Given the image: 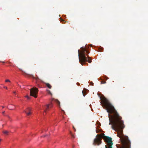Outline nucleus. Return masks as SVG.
<instances>
[{"label":"nucleus","instance_id":"obj_8","mask_svg":"<svg viewBox=\"0 0 148 148\" xmlns=\"http://www.w3.org/2000/svg\"><path fill=\"white\" fill-rule=\"evenodd\" d=\"M55 102L59 106H60V102L57 99H54Z\"/></svg>","mask_w":148,"mask_h":148},{"label":"nucleus","instance_id":"obj_18","mask_svg":"<svg viewBox=\"0 0 148 148\" xmlns=\"http://www.w3.org/2000/svg\"><path fill=\"white\" fill-rule=\"evenodd\" d=\"M73 128L75 131H76V130H75V128H74V126H73Z\"/></svg>","mask_w":148,"mask_h":148},{"label":"nucleus","instance_id":"obj_7","mask_svg":"<svg viewBox=\"0 0 148 148\" xmlns=\"http://www.w3.org/2000/svg\"><path fill=\"white\" fill-rule=\"evenodd\" d=\"M45 84L46 86L47 87H48L49 88V89L51 88L52 86L50 84H49V83H45Z\"/></svg>","mask_w":148,"mask_h":148},{"label":"nucleus","instance_id":"obj_20","mask_svg":"<svg viewBox=\"0 0 148 148\" xmlns=\"http://www.w3.org/2000/svg\"><path fill=\"white\" fill-rule=\"evenodd\" d=\"M96 132L97 133H98V131H97V130H96Z\"/></svg>","mask_w":148,"mask_h":148},{"label":"nucleus","instance_id":"obj_11","mask_svg":"<svg viewBox=\"0 0 148 148\" xmlns=\"http://www.w3.org/2000/svg\"><path fill=\"white\" fill-rule=\"evenodd\" d=\"M5 82H10V81L9 79H6L5 80Z\"/></svg>","mask_w":148,"mask_h":148},{"label":"nucleus","instance_id":"obj_10","mask_svg":"<svg viewBox=\"0 0 148 148\" xmlns=\"http://www.w3.org/2000/svg\"><path fill=\"white\" fill-rule=\"evenodd\" d=\"M61 20V21H63V22H62V23H63L64 22L65 23V21L63 19H62L61 18H60Z\"/></svg>","mask_w":148,"mask_h":148},{"label":"nucleus","instance_id":"obj_25","mask_svg":"<svg viewBox=\"0 0 148 148\" xmlns=\"http://www.w3.org/2000/svg\"><path fill=\"white\" fill-rule=\"evenodd\" d=\"M45 136H46V135L44 137H45Z\"/></svg>","mask_w":148,"mask_h":148},{"label":"nucleus","instance_id":"obj_17","mask_svg":"<svg viewBox=\"0 0 148 148\" xmlns=\"http://www.w3.org/2000/svg\"><path fill=\"white\" fill-rule=\"evenodd\" d=\"M49 94H51V92H50V91H49Z\"/></svg>","mask_w":148,"mask_h":148},{"label":"nucleus","instance_id":"obj_22","mask_svg":"<svg viewBox=\"0 0 148 148\" xmlns=\"http://www.w3.org/2000/svg\"><path fill=\"white\" fill-rule=\"evenodd\" d=\"M2 108H4V106H2Z\"/></svg>","mask_w":148,"mask_h":148},{"label":"nucleus","instance_id":"obj_1","mask_svg":"<svg viewBox=\"0 0 148 148\" xmlns=\"http://www.w3.org/2000/svg\"><path fill=\"white\" fill-rule=\"evenodd\" d=\"M101 104L103 108H106L107 112L110 114H113L109 118V125L112 124V128L116 132L117 136L120 138L121 145H117V148H130V142L127 136L123 134V129L125 127L123 121L120 116L114 107L106 98H103Z\"/></svg>","mask_w":148,"mask_h":148},{"label":"nucleus","instance_id":"obj_2","mask_svg":"<svg viewBox=\"0 0 148 148\" xmlns=\"http://www.w3.org/2000/svg\"><path fill=\"white\" fill-rule=\"evenodd\" d=\"M102 137L103 138L106 144L105 145V148H112V145L113 143L112 141V138L109 136H105L104 134H97L96 138L94 140L93 144L98 145L100 144L101 143Z\"/></svg>","mask_w":148,"mask_h":148},{"label":"nucleus","instance_id":"obj_26","mask_svg":"<svg viewBox=\"0 0 148 148\" xmlns=\"http://www.w3.org/2000/svg\"><path fill=\"white\" fill-rule=\"evenodd\" d=\"M45 136H46V135L44 137H45Z\"/></svg>","mask_w":148,"mask_h":148},{"label":"nucleus","instance_id":"obj_19","mask_svg":"<svg viewBox=\"0 0 148 148\" xmlns=\"http://www.w3.org/2000/svg\"><path fill=\"white\" fill-rule=\"evenodd\" d=\"M5 112V111H3V112H2V114H3Z\"/></svg>","mask_w":148,"mask_h":148},{"label":"nucleus","instance_id":"obj_14","mask_svg":"<svg viewBox=\"0 0 148 148\" xmlns=\"http://www.w3.org/2000/svg\"><path fill=\"white\" fill-rule=\"evenodd\" d=\"M71 133L72 137V138H74V136L71 133Z\"/></svg>","mask_w":148,"mask_h":148},{"label":"nucleus","instance_id":"obj_6","mask_svg":"<svg viewBox=\"0 0 148 148\" xmlns=\"http://www.w3.org/2000/svg\"><path fill=\"white\" fill-rule=\"evenodd\" d=\"M24 112H25L27 116H29L32 114L31 109L30 108H28L26 110L24 111Z\"/></svg>","mask_w":148,"mask_h":148},{"label":"nucleus","instance_id":"obj_23","mask_svg":"<svg viewBox=\"0 0 148 148\" xmlns=\"http://www.w3.org/2000/svg\"><path fill=\"white\" fill-rule=\"evenodd\" d=\"M1 140L0 139V142L1 141Z\"/></svg>","mask_w":148,"mask_h":148},{"label":"nucleus","instance_id":"obj_15","mask_svg":"<svg viewBox=\"0 0 148 148\" xmlns=\"http://www.w3.org/2000/svg\"><path fill=\"white\" fill-rule=\"evenodd\" d=\"M4 88H5L6 89H7V87L6 86H4Z\"/></svg>","mask_w":148,"mask_h":148},{"label":"nucleus","instance_id":"obj_12","mask_svg":"<svg viewBox=\"0 0 148 148\" xmlns=\"http://www.w3.org/2000/svg\"><path fill=\"white\" fill-rule=\"evenodd\" d=\"M101 82V84H105L106 83V82L104 81H102Z\"/></svg>","mask_w":148,"mask_h":148},{"label":"nucleus","instance_id":"obj_9","mask_svg":"<svg viewBox=\"0 0 148 148\" xmlns=\"http://www.w3.org/2000/svg\"><path fill=\"white\" fill-rule=\"evenodd\" d=\"M9 132L7 131H6V130H5V131H4L3 132V133L5 134H7V135H8V134L9 133Z\"/></svg>","mask_w":148,"mask_h":148},{"label":"nucleus","instance_id":"obj_27","mask_svg":"<svg viewBox=\"0 0 148 148\" xmlns=\"http://www.w3.org/2000/svg\"><path fill=\"white\" fill-rule=\"evenodd\" d=\"M45 136H46V135L44 137H45Z\"/></svg>","mask_w":148,"mask_h":148},{"label":"nucleus","instance_id":"obj_4","mask_svg":"<svg viewBox=\"0 0 148 148\" xmlns=\"http://www.w3.org/2000/svg\"><path fill=\"white\" fill-rule=\"evenodd\" d=\"M30 95L33 96L35 98L37 97V94L38 92V89L36 88H32L30 89Z\"/></svg>","mask_w":148,"mask_h":148},{"label":"nucleus","instance_id":"obj_3","mask_svg":"<svg viewBox=\"0 0 148 148\" xmlns=\"http://www.w3.org/2000/svg\"><path fill=\"white\" fill-rule=\"evenodd\" d=\"M81 51L80 52L79 50H78L79 61L80 63L83 65L84 64H88L87 63H86L87 61L89 63H91L92 61L90 58L87 55V57L88 59H87V58L86 57L85 52H86L88 53H89L88 51L84 48L83 47H81Z\"/></svg>","mask_w":148,"mask_h":148},{"label":"nucleus","instance_id":"obj_13","mask_svg":"<svg viewBox=\"0 0 148 148\" xmlns=\"http://www.w3.org/2000/svg\"><path fill=\"white\" fill-rule=\"evenodd\" d=\"M25 97H26L27 99H30V97H29L27 95Z\"/></svg>","mask_w":148,"mask_h":148},{"label":"nucleus","instance_id":"obj_24","mask_svg":"<svg viewBox=\"0 0 148 148\" xmlns=\"http://www.w3.org/2000/svg\"><path fill=\"white\" fill-rule=\"evenodd\" d=\"M108 116H110V115L109 114H108Z\"/></svg>","mask_w":148,"mask_h":148},{"label":"nucleus","instance_id":"obj_16","mask_svg":"<svg viewBox=\"0 0 148 148\" xmlns=\"http://www.w3.org/2000/svg\"><path fill=\"white\" fill-rule=\"evenodd\" d=\"M82 93L83 95H84V96L85 95L84 94V93L83 91H82Z\"/></svg>","mask_w":148,"mask_h":148},{"label":"nucleus","instance_id":"obj_21","mask_svg":"<svg viewBox=\"0 0 148 148\" xmlns=\"http://www.w3.org/2000/svg\"><path fill=\"white\" fill-rule=\"evenodd\" d=\"M13 93L15 94H16V92L14 91L13 92Z\"/></svg>","mask_w":148,"mask_h":148},{"label":"nucleus","instance_id":"obj_5","mask_svg":"<svg viewBox=\"0 0 148 148\" xmlns=\"http://www.w3.org/2000/svg\"><path fill=\"white\" fill-rule=\"evenodd\" d=\"M52 103H51L49 104H47L44 106L43 108L45 112L46 113L47 111H49L50 109L52 107Z\"/></svg>","mask_w":148,"mask_h":148}]
</instances>
